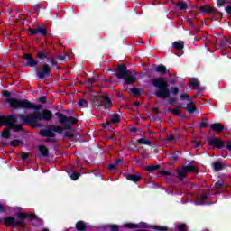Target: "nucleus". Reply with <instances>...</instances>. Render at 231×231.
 <instances>
[{"label": "nucleus", "mask_w": 231, "mask_h": 231, "mask_svg": "<svg viewBox=\"0 0 231 231\" xmlns=\"http://www.w3.org/2000/svg\"><path fill=\"white\" fill-rule=\"evenodd\" d=\"M7 102L14 109H34L36 111L34 114L27 116L25 122H30L31 124L41 120L50 122L53 118V114L49 110H43L42 115L39 113V110L42 107V105H34L28 100L19 99H8Z\"/></svg>", "instance_id": "nucleus-1"}, {"label": "nucleus", "mask_w": 231, "mask_h": 231, "mask_svg": "<svg viewBox=\"0 0 231 231\" xmlns=\"http://www.w3.org/2000/svg\"><path fill=\"white\" fill-rule=\"evenodd\" d=\"M152 84L156 88L155 95L159 98H167L171 96V90H169V83L165 78H156L152 79Z\"/></svg>", "instance_id": "nucleus-2"}, {"label": "nucleus", "mask_w": 231, "mask_h": 231, "mask_svg": "<svg viewBox=\"0 0 231 231\" xmlns=\"http://www.w3.org/2000/svg\"><path fill=\"white\" fill-rule=\"evenodd\" d=\"M18 220L14 217H8L5 219L6 226H24V219H37L35 215H30L26 213H18Z\"/></svg>", "instance_id": "nucleus-3"}, {"label": "nucleus", "mask_w": 231, "mask_h": 231, "mask_svg": "<svg viewBox=\"0 0 231 231\" xmlns=\"http://www.w3.org/2000/svg\"><path fill=\"white\" fill-rule=\"evenodd\" d=\"M117 79H123L125 84H133V82L136 80L134 72L127 70V67H125V65H119L117 67Z\"/></svg>", "instance_id": "nucleus-4"}, {"label": "nucleus", "mask_w": 231, "mask_h": 231, "mask_svg": "<svg viewBox=\"0 0 231 231\" xmlns=\"http://www.w3.org/2000/svg\"><path fill=\"white\" fill-rule=\"evenodd\" d=\"M14 116V118H16V121L14 122V124L13 125L14 128H12L6 125H3L7 127L2 133L3 138H10V129H12L13 131H21V124H19V122H23L25 117L23 116Z\"/></svg>", "instance_id": "nucleus-5"}, {"label": "nucleus", "mask_w": 231, "mask_h": 231, "mask_svg": "<svg viewBox=\"0 0 231 231\" xmlns=\"http://www.w3.org/2000/svg\"><path fill=\"white\" fill-rule=\"evenodd\" d=\"M55 133H59L60 134H62L64 133V130L62 129L61 126H55L51 125L47 129L41 130L40 134L42 136H48L50 138H53V136H55Z\"/></svg>", "instance_id": "nucleus-6"}, {"label": "nucleus", "mask_w": 231, "mask_h": 231, "mask_svg": "<svg viewBox=\"0 0 231 231\" xmlns=\"http://www.w3.org/2000/svg\"><path fill=\"white\" fill-rule=\"evenodd\" d=\"M55 116H58L60 124H61V125H63L65 129H69L71 125L77 124V119H75L74 117H68L59 112L56 113Z\"/></svg>", "instance_id": "nucleus-7"}, {"label": "nucleus", "mask_w": 231, "mask_h": 231, "mask_svg": "<svg viewBox=\"0 0 231 231\" xmlns=\"http://www.w3.org/2000/svg\"><path fill=\"white\" fill-rule=\"evenodd\" d=\"M16 118L13 116H0V127H3V125H7L8 127H12L14 129V125L16 122Z\"/></svg>", "instance_id": "nucleus-8"}, {"label": "nucleus", "mask_w": 231, "mask_h": 231, "mask_svg": "<svg viewBox=\"0 0 231 231\" xmlns=\"http://www.w3.org/2000/svg\"><path fill=\"white\" fill-rule=\"evenodd\" d=\"M189 172H196V168L192 166H183L177 170V174L180 178V180L182 178H185V176H187V174H189Z\"/></svg>", "instance_id": "nucleus-9"}, {"label": "nucleus", "mask_w": 231, "mask_h": 231, "mask_svg": "<svg viewBox=\"0 0 231 231\" xmlns=\"http://www.w3.org/2000/svg\"><path fill=\"white\" fill-rule=\"evenodd\" d=\"M23 59L27 60V66H30V68H35L39 64V60H33L32 54H25Z\"/></svg>", "instance_id": "nucleus-10"}, {"label": "nucleus", "mask_w": 231, "mask_h": 231, "mask_svg": "<svg viewBox=\"0 0 231 231\" xmlns=\"http://www.w3.org/2000/svg\"><path fill=\"white\" fill-rule=\"evenodd\" d=\"M209 144L213 145V147H217V149H223V147H225V142L219 138L211 139Z\"/></svg>", "instance_id": "nucleus-11"}, {"label": "nucleus", "mask_w": 231, "mask_h": 231, "mask_svg": "<svg viewBox=\"0 0 231 231\" xmlns=\"http://www.w3.org/2000/svg\"><path fill=\"white\" fill-rule=\"evenodd\" d=\"M49 73H50V66L43 65L42 70L37 71V76L39 79H44L46 75H49Z\"/></svg>", "instance_id": "nucleus-12"}, {"label": "nucleus", "mask_w": 231, "mask_h": 231, "mask_svg": "<svg viewBox=\"0 0 231 231\" xmlns=\"http://www.w3.org/2000/svg\"><path fill=\"white\" fill-rule=\"evenodd\" d=\"M102 104L104 106V109H111V106H113L111 99L107 96L103 97Z\"/></svg>", "instance_id": "nucleus-13"}, {"label": "nucleus", "mask_w": 231, "mask_h": 231, "mask_svg": "<svg viewBox=\"0 0 231 231\" xmlns=\"http://www.w3.org/2000/svg\"><path fill=\"white\" fill-rule=\"evenodd\" d=\"M125 226H126V228H147V225L143 222H141L138 225H134V224H125Z\"/></svg>", "instance_id": "nucleus-14"}, {"label": "nucleus", "mask_w": 231, "mask_h": 231, "mask_svg": "<svg viewBox=\"0 0 231 231\" xmlns=\"http://www.w3.org/2000/svg\"><path fill=\"white\" fill-rule=\"evenodd\" d=\"M210 129L215 131V133L219 134L223 129H225V127L221 124H212L210 125Z\"/></svg>", "instance_id": "nucleus-15"}, {"label": "nucleus", "mask_w": 231, "mask_h": 231, "mask_svg": "<svg viewBox=\"0 0 231 231\" xmlns=\"http://www.w3.org/2000/svg\"><path fill=\"white\" fill-rule=\"evenodd\" d=\"M155 71H157V73H160V75H165V73H169V70H167V67L163 65L155 66Z\"/></svg>", "instance_id": "nucleus-16"}, {"label": "nucleus", "mask_w": 231, "mask_h": 231, "mask_svg": "<svg viewBox=\"0 0 231 231\" xmlns=\"http://www.w3.org/2000/svg\"><path fill=\"white\" fill-rule=\"evenodd\" d=\"M189 86L193 88V89H199V81H198V79L196 78H190L189 79Z\"/></svg>", "instance_id": "nucleus-17"}, {"label": "nucleus", "mask_w": 231, "mask_h": 231, "mask_svg": "<svg viewBox=\"0 0 231 231\" xmlns=\"http://www.w3.org/2000/svg\"><path fill=\"white\" fill-rule=\"evenodd\" d=\"M212 167L215 171H222L225 165L221 162H216L212 164Z\"/></svg>", "instance_id": "nucleus-18"}, {"label": "nucleus", "mask_w": 231, "mask_h": 231, "mask_svg": "<svg viewBox=\"0 0 231 231\" xmlns=\"http://www.w3.org/2000/svg\"><path fill=\"white\" fill-rule=\"evenodd\" d=\"M118 122H120V116L118 115H114L112 119L107 121L106 124L109 125L111 124H118Z\"/></svg>", "instance_id": "nucleus-19"}, {"label": "nucleus", "mask_w": 231, "mask_h": 231, "mask_svg": "<svg viewBox=\"0 0 231 231\" xmlns=\"http://www.w3.org/2000/svg\"><path fill=\"white\" fill-rule=\"evenodd\" d=\"M207 198H208L207 195H203L202 197L198 198V199L196 200V205H205Z\"/></svg>", "instance_id": "nucleus-20"}, {"label": "nucleus", "mask_w": 231, "mask_h": 231, "mask_svg": "<svg viewBox=\"0 0 231 231\" xmlns=\"http://www.w3.org/2000/svg\"><path fill=\"white\" fill-rule=\"evenodd\" d=\"M77 230L83 231L86 230V223L84 221H79L76 224Z\"/></svg>", "instance_id": "nucleus-21"}, {"label": "nucleus", "mask_w": 231, "mask_h": 231, "mask_svg": "<svg viewBox=\"0 0 231 231\" xmlns=\"http://www.w3.org/2000/svg\"><path fill=\"white\" fill-rule=\"evenodd\" d=\"M172 46L175 50H183V42H175L172 43Z\"/></svg>", "instance_id": "nucleus-22"}, {"label": "nucleus", "mask_w": 231, "mask_h": 231, "mask_svg": "<svg viewBox=\"0 0 231 231\" xmlns=\"http://www.w3.org/2000/svg\"><path fill=\"white\" fill-rule=\"evenodd\" d=\"M129 181H140V175H126Z\"/></svg>", "instance_id": "nucleus-23"}, {"label": "nucleus", "mask_w": 231, "mask_h": 231, "mask_svg": "<svg viewBox=\"0 0 231 231\" xmlns=\"http://www.w3.org/2000/svg\"><path fill=\"white\" fill-rule=\"evenodd\" d=\"M186 109L189 113H194L196 111L194 103L190 102L186 106Z\"/></svg>", "instance_id": "nucleus-24"}, {"label": "nucleus", "mask_w": 231, "mask_h": 231, "mask_svg": "<svg viewBox=\"0 0 231 231\" xmlns=\"http://www.w3.org/2000/svg\"><path fill=\"white\" fill-rule=\"evenodd\" d=\"M10 145L13 147H21L23 145V141L21 140H13L10 142Z\"/></svg>", "instance_id": "nucleus-25"}, {"label": "nucleus", "mask_w": 231, "mask_h": 231, "mask_svg": "<svg viewBox=\"0 0 231 231\" xmlns=\"http://www.w3.org/2000/svg\"><path fill=\"white\" fill-rule=\"evenodd\" d=\"M137 142L141 145H151V141H149L147 139L141 138V139L137 140Z\"/></svg>", "instance_id": "nucleus-26"}, {"label": "nucleus", "mask_w": 231, "mask_h": 231, "mask_svg": "<svg viewBox=\"0 0 231 231\" xmlns=\"http://www.w3.org/2000/svg\"><path fill=\"white\" fill-rule=\"evenodd\" d=\"M176 6H178L180 10H187V3L185 2H179L176 4Z\"/></svg>", "instance_id": "nucleus-27"}, {"label": "nucleus", "mask_w": 231, "mask_h": 231, "mask_svg": "<svg viewBox=\"0 0 231 231\" xmlns=\"http://www.w3.org/2000/svg\"><path fill=\"white\" fill-rule=\"evenodd\" d=\"M40 152L42 156H48V148L46 146H40Z\"/></svg>", "instance_id": "nucleus-28"}, {"label": "nucleus", "mask_w": 231, "mask_h": 231, "mask_svg": "<svg viewBox=\"0 0 231 231\" xmlns=\"http://www.w3.org/2000/svg\"><path fill=\"white\" fill-rule=\"evenodd\" d=\"M79 106L80 107H88V101H86L85 99H80L79 102Z\"/></svg>", "instance_id": "nucleus-29"}, {"label": "nucleus", "mask_w": 231, "mask_h": 231, "mask_svg": "<svg viewBox=\"0 0 231 231\" xmlns=\"http://www.w3.org/2000/svg\"><path fill=\"white\" fill-rule=\"evenodd\" d=\"M131 93H133V95H135V97L140 96V89L139 88H131Z\"/></svg>", "instance_id": "nucleus-30"}, {"label": "nucleus", "mask_w": 231, "mask_h": 231, "mask_svg": "<svg viewBox=\"0 0 231 231\" xmlns=\"http://www.w3.org/2000/svg\"><path fill=\"white\" fill-rule=\"evenodd\" d=\"M79 176H80L79 173L73 172V173L70 175V178H71V180H73L74 181H76V180H79Z\"/></svg>", "instance_id": "nucleus-31"}, {"label": "nucleus", "mask_w": 231, "mask_h": 231, "mask_svg": "<svg viewBox=\"0 0 231 231\" xmlns=\"http://www.w3.org/2000/svg\"><path fill=\"white\" fill-rule=\"evenodd\" d=\"M223 185H224L223 180H219L218 182H216V183H215V188H216L217 190H219V189L222 188Z\"/></svg>", "instance_id": "nucleus-32"}, {"label": "nucleus", "mask_w": 231, "mask_h": 231, "mask_svg": "<svg viewBox=\"0 0 231 231\" xmlns=\"http://www.w3.org/2000/svg\"><path fill=\"white\" fill-rule=\"evenodd\" d=\"M202 12L212 14L214 12V9L210 7H202Z\"/></svg>", "instance_id": "nucleus-33"}, {"label": "nucleus", "mask_w": 231, "mask_h": 231, "mask_svg": "<svg viewBox=\"0 0 231 231\" xmlns=\"http://www.w3.org/2000/svg\"><path fill=\"white\" fill-rule=\"evenodd\" d=\"M158 169H160V166H158V165H156V166H148V167L146 168V171H158Z\"/></svg>", "instance_id": "nucleus-34"}, {"label": "nucleus", "mask_w": 231, "mask_h": 231, "mask_svg": "<svg viewBox=\"0 0 231 231\" xmlns=\"http://www.w3.org/2000/svg\"><path fill=\"white\" fill-rule=\"evenodd\" d=\"M217 6L221 8V6H225V4H226V0H217Z\"/></svg>", "instance_id": "nucleus-35"}, {"label": "nucleus", "mask_w": 231, "mask_h": 231, "mask_svg": "<svg viewBox=\"0 0 231 231\" xmlns=\"http://www.w3.org/2000/svg\"><path fill=\"white\" fill-rule=\"evenodd\" d=\"M32 35H37L39 33V29H29Z\"/></svg>", "instance_id": "nucleus-36"}, {"label": "nucleus", "mask_w": 231, "mask_h": 231, "mask_svg": "<svg viewBox=\"0 0 231 231\" xmlns=\"http://www.w3.org/2000/svg\"><path fill=\"white\" fill-rule=\"evenodd\" d=\"M38 33H41V35H46L47 32L44 28H38Z\"/></svg>", "instance_id": "nucleus-37"}, {"label": "nucleus", "mask_w": 231, "mask_h": 231, "mask_svg": "<svg viewBox=\"0 0 231 231\" xmlns=\"http://www.w3.org/2000/svg\"><path fill=\"white\" fill-rule=\"evenodd\" d=\"M65 136H67V138H69V139L75 138V135L71 132H66Z\"/></svg>", "instance_id": "nucleus-38"}, {"label": "nucleus", "mask_w": 231, "mask_h": 231, "mask_svg": "<svg viewBox=\"0 0 231 231\" xmlns=\"http://www.w3.org/2000/svg\"><path fill=\"white\" fill-rule=\"evenodd\" d=\"M179 89L178 88L176 87H173L171 89V93L173 94L174 96H176L177 93H179Z\"/></svg>", "instance_id": "nucleus-39"}, {"label": "nucleus", "mask_w": 231, "mask_h": 231, "mask_svg": "<svg viewBox=\"0 0 231 231\" xmlns=\"http://www.w3.org/2000/svg\"><path fill=\"white\" fill-rule=\"evenodd\" d=\"M179 231H185L187 230V226L185 225H180L177 226Z\"/></svg>", "instance_id": "nucleus-40"}, {"label": "nucleus", "mask_w": 231, "mask_h": 231, "mask_svg": "<svg viewBox=\"0 0 231 231\" xmlns=\"http://www.w3.org/2000/svg\"><path fill=\"white\" fill-rule=\"evenodd\" d=\"M180 98H181V100H190V97H189V95H187V94H182L181 96H180Z\"/></svg>", "instance_id": "nucleus-41"}, {"label": "nucleus", "mask_w": 231, "mask_h": 231, "mask_svg": "<svg viewBox=\"0 0 231 231\" xmlns=\"http://www.w3.org/2000/svg\"><path fill=\"white\" fill-rule=\"evenodd\" d=\"M152 228L155 230H167V227L153 226Z\"/></svg>", "instance_id": "nucleus-42"}, {"label": "nucleus", "mask_w": 231, "mask_h": 231, "mask_svg": "<svg viewBox=\"0 0 231 231\" xmlns=\"http://www.w3.org/2000/svg\"><path fill=\"white\" fill-rule=\"evenodd\" d=\"M168 140L172 141V142H176L178 140V138L174 135H170L168 137Z\"/></svg>", "instance_id": "nucleus-43"}, {"label": "nucleus", "mask_w": 231, "mask_h": 231, "mask_svg": "<svg viewBox=\"0 0 231 231\" xmlns=\"http://www.w3.org/2000/svg\"><path fill=\"white\" fill-rule=\"evenodd\" d=\"M110 228H111L112 231H118L119 227L116 225H113V226H110Z\"/></svg>", "instance_id": "nucleus-44"}, {"label": "nucleus", "mask_w": 231, "mask_h": 231, "mask_svg": "<svg viewBox=\"0 0 231 231\" xmlns=\"http://www.w3.org/2000/svg\"><path fill=\"white\" fill-rule=\"evenodd\" d=\"M226 14H231V6H227L225 8Z\"/></svg>", "instance_id": "nucleus-45"}, {"label": "nucleus", "mask_w": 231, "mask_h": 231, "mask_svg": "<svg viewBox=\"0 0 231 231\" xmlns=\"http://www.w3.org/2000/svg\"><path fill=\"white\" fill-rule=\"evenodd\" d=\"M171 112L173 113V115H180V110L178 109H173L171 110Z\"/></svg>", "instance_id": "nucleus-46"}, {"label": "nucleus", "mask_w": 231, "mask_h": 231, "mask_svg": "<svg viewBox=\"0 0 231 231\" xmlns=\"http://www.w3.org/2000/svg\"><path fill=\"white\" fill-rule=\"evenodd\" d=\"M108 169H109L110 171H115V169H116L115 164L109 165V166H108Z\"/></svg>", "instance_id": "nucleus-47"}, {"label": "nucleus", "mask_w": 231, "mask_h": 231, "mask_svg": "<svg viewBox=\"0 0 231 231\" xmlns=\"http://www.w3.org/2000/svg\"><path fill=\"white\" fill-rule=\"evenodd\" d=\"M3 95H4V97H10V92L4 91Z\"/></svg>", "instance_id": "nucleus-48"}, {"label": "nucleus", "mask_w": 231, "mask_h": 231, "mask_svg": "<svg viewBox=\"0 0 231 231\" xmlns=\"http://www.w3.org/2000/svg\"><path fill=\"white\" fill-rule=\"evenodd\" d=\"M226 147H227L228 151H231V141H229L227 143Z\"/></svg>", "instance_id": "nucleus-49"}, {"label": "nucleus", "mask_w": 231, "mask_h": 231, "mask_svg": "<svg viewBox=\"0 0 231 231\" xmlns=\"http://www.w3.org/2000/svg\"><path fill=\"white\" fill-rule=\"evenodd\" d=\"M60 60H66V55H61V56H60Z\"/></svg>", "instance_id": "nucleus-50"}, {"label": "nucleus", "mask_w": 231, "mask_h": 231, "mask_svg": "<svg viewBox=\"0 0 231 231\" xmlns=\"http://www.w3.org/2000/svg\"><path fill=\"white\" fill-rule=\"evenodd\" d=\"M40 59H44V53H39Z\"/></svg>", "instance_id": "nucleus-51"}, {"label": "nucleus", "mask_w": 231, "mask_h": 231, "mask_svg": "<svg viewBox=\"0 0 231 231\" xmlns=\"http://www.w3.org/2000/svg\"><path fill=\"white\" fill-rule=\"evenodd\" d=\"M122 161L120 160V159H117L116 161V165H119V163L121 162Z\"/></svg>", "instance_id": "nucleus-52"}, {"label": "nucleus", "mask_w": 231, "mask_h": 231, "mask_svg": "<svg viewBox=\"0 0 231 231\" xmlns=\"http://www.w3.org/2000/svg\"><path fill=\"white\" fill-rule=\"evenodd\" d=\"M51 64H52V66H55V64H57V62H55V60H51Z\"/></svg>", "instance_id": "nucleus-53"}, {"label": "nucleus", "mask_w": 231, "mask_h": 231, "mask_svg": "<svg viewBox=\"0 0 231 231\" xmlns=\"http://www.w3.org/2000/svg\"><path fill=\"white\" fill-rule=\"evenodd\" d=\"M93 82H95V79L92 78L89 79V84H93Z\"/></svg>", "instance_id": "nucleus-54"}, {"label": "nucleus", "mask_w": 231, "mask_h": 231, "mask_svg": "<svg viewBox=\"0 0 231 231\" xmlns=\"http://www.w3.org/2000/svg\"><path fill=\"white\" fill-rule=\"evenodd\" d=\"M197 149H199L200 147H201V143H197Z\"/></svg>", "instance_id": "nucleus-55"}, {"label": "nucleus", "mask_w": 231, "mask_h": 231, "mask_svg": "<svg viewBox=\"0 0 231 231\" xmlns=\"http://www.w3.org/2000/svg\"><path fill=\"white\" fill-rule=\"evenodd\" d=\"M201 127H207V123H203V124L201 125Z\"/></svg>", "instance_id": "nucleus-56"}, {"label": "nucleus", "mask_w": 231, "mask_h": 231, "mask_svg": "<svg viewBox=\"0 0 231 231\" xmlns=\"http://www.w3.org/2000/svg\"><path fill=\"white\" fill-rule=\"evenodd\" d=\"M162 174L164 175V176H167V174H169L167 171H162Z\"/></svg>", "instance_id": "nucleus-57"}, {"label": "nucleus", "mask_w": 231, "mask_h": 231, "mask_svg": "<svg viewBox=\"0 0 231 231\" xmlns=\"http://www.w3.org/2000/svg\"><path fill=\"white\" fill-rule=\"evenodd\" d=\"M134 105H135V106H140V103L135 102Z\"/></svg>", "instance_id": "nucleus-58"}, {"label": "nucleus", "mask_w": 231, "mask_h": 231, "mask_svg": "<svg viewBox=\"0 0 231 231\" xmlns=\"http://www.w3.org/2000/svg\"><path fill=\"white\" fill-rule=\"evenodd\" d=\"M0 210H3V206L2 205H0Z\"/></svg>", "instance_id": "nucleus-59"}, {"label": "nucleus", "mask_w": 231, "mask_h": 231, "mask_svg": "<svg viewBox=\"0 0 231 231\" xmlns=\"http://www.w3.org/2000/svg\"><path fill=\"white\" fill-rule=\"evenodd\" d=\"M26 156H27L26 154L23 156V160L26 158Z\"/></svg>", "instance_id": "nucleus-60"}, {"label": "nucleus", "mask_w": 231, "mask_h": 231, "mask_svg": "<svg viewBox=\"0 0 231 231\" xmlns=\"http://www.w3.org/2000/svg\"><path fill=\"white\" fill-rule=\"evenodd\" d=\"M42 231H50V230H48V229H42Z\"/></svg>", "instance_id": "nucleus-61"}]
</instances>
